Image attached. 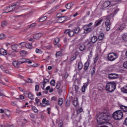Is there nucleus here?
I'll return each instance as SVG.
<instances>
[{"mask_svg":"<svg viewBox=\"0 0 127 127\" xmlns=\"http://www.w3.org/2000/svg\"><path fill=\"white\" fill-rule=\"evenodd\" d=\"M8 21H3L1 22V27H5L8 24Z\"/></svg>","mask_w":127,"mask_h":127,"instance_id":"a211bd4d","label":"nucleus"},{"mask_svg":"<svg viewBox=\"0 0 127 127\" xmlns=\"http://www.w3.org/2000/svg\"><path fill=\"white\" fill-rule=\"evenodd\" d=\"M59 127H63V122L62 120L59 121Z\"/></svg>","mask_w":127,"mask_h":127,"instance_id":"864d4df0","label":"nucleus"},{"mask_svg":"<svg viewBox=\"0 0 127 127\" xmlns=\"http://www.w3.org/2000/svg\"><path fill=\"white\" fill-rule=\"evenodd\" d=\"M26 45V43L25 42H21L19 43V45H20L22 47H24Z\"/></svg>","mask_w":127,"mask_h":127,"instance_id":"8fccbe9b","label":"nucleus"},{"mask_svg":"<svg viewBox=\"0 0 127 127\" xmlns=\"http://www.w3.org/2000/svg\"><path fill=\"white\" fill-rule=\"evenodd\" d=\"M120 108L122 110H123V112H127V106L121 105L120 106Z\"/></svg>","mask_w":127,"mask_h":127,"instance_id":"c756f323","label":"nucleus"},{"mask_svg":"<svg viewBox=\"0 0 127 127\" xmlns=\"http://www.w3.org/2000/svg\"><path fill=\"white\" fill-rule=\"evenodd\" d=\"M89 66H90V62L87 61L84 64V71H87V70H88V69H89Z\"/></svg>","mask_w":127,"mask_h":127,"instance_id":"dca6fc26","label":"nucleus"},{"mask_svg":"<svg viewBox=\"0 0 127 127\" xmlns=\"http://www.w3.org/2000/svg\"><path fill=\"white\" fill-rule=\"evenodd\" d=\"M69 32H70V30H66L64 32V34H68V35H69Z\"/></svg>","mask_w":127,"mask_h":127,"instance_id":"680f3d73","label":"nucleus"},{"mask_svg":"<svg viewBox=\"0 0 127 127\" xmlns=\"http://www.w3.org/2000/svg\"><path fill=\"white\" fill-rule=\"evenodd\" d=\"M47 19V16H45L43 17H41V18H39V21L40 22H43V21H45Z\"/></svg>","mask_w":127,"mask_h":127,"instance_id":"4be33fe9","label":"nucleus"},{"mask_svg":"<svg viewBox=\"0 0 127 127\" xmlns=\"http://www.w3.org/2000/svg\"><path fill=\"white\" fill-rule=\"evenodd\" d=\"M80 31V28L79 27H76L74 28L73 30V32H74V34H77V33H79Z\"/></svg>","mask_w":127,"mask_h":127,"instance_id":"bb28decb","label":"nucleus"},{"mask_svg":"<svg viewBox=\"0 0 127 127\" xmlns=\"http://www.w3.org/2000/svg\"><path fill=\"white\" fill-rule=\"evenodd\" d=\"M32 110L33 111H34V113H38V110H37V108H36L35 106H33L32 108Z\"/></svg>","mask_w":127,"mask_h":127,"instance_id":"79ce46f5","label":"nucleus"},{"mask_svg":"<svg viewBox=\"0 0 127 127\" xmlns=\"http://www.w3.org/2000/svg\"><path fill=\"white\" fill-rule=\"evenodd\" d=\"M59 8V6H56V7H53L49 12L47 13V14H50L52 13V12H54V11H55L56 10H57V9H58Z\"/></svg>","mask_w":127,"mask_h":127,"instance_id":"ddd939ff","label":"nucleus"},{"mask_svg":"<svg viewBox=\"0 0 127 127\" xmlns=\"http://www.w3.org/2000/svg\"><path fill=\"white\" fill-rule=\"evenodd\" d=\"M72 104L74 107H77V106L79 105V102L78 101V98L75 97L74 98L73 101H72Z\"/></svg>","mask_w":127,"mask_h":127,"instance_id":"4468645a","label":"nucleus"},{"mask_svg":"<svg viewBox=\"0 0 127 127\" xmlns=\"http://www.w3.org/2000/svg\"><path fill=\"white\" fill-rule=\"evenodd\" d=\"M74 34H75V33H74V31H70L69 30V33L68 34V36L72 37V36H74Z\"/></svg>","mask_w":127,"mask_h":127,"instance_id":"37998d69","label":"nucleus"},{"mask_svg":"<svg viewBox=\"0 0 127 127\" xmlns=\"http://www.w3.org/2000/svg\"><path fill=\"white\" fill-rule=\"evenodd\" d=\"M46 83H49V79L44 78L43 81V86H41V88L43 90H44L45 88V85H46Z\"/></svg>","mask_w":127,"mask_h":127,"instance_id":"9b49d317","label":"nucleus"},{"mask_svg":"<svg viewBox=\"0 0 127 127\" xmlns=\"http://www.w3.org/2000/svg\"><path fill=\"white\" fill-rule=\"evenodd\" d=\"M17 47H18V45L17 44L12 45L11 46V49H12L15 52H17Z\"/></svg>","mask_w":127,"mask_h":127,"instance_id":"f3484780","label":"nucleus"},{"mask_svg":"<svg viewBox=\"0 0 127 127\" xmlns=\"http://www.w3.org/2000/svg\"><path fill=\"white\" fill-rule=\"evenodd\" d=\"M108 77L110 80H116V79L120 78L119 74L117 73H109L108 75Z\"/></svg>","mask_w":127,"mask_h":127,"instance_id":"0eeeda50","label":"nucleus"},{"mask_svg":"<svg viewBox=\"0 0 127 127\" xmlns=\"http://www.w3.org/2000/svg\"><path fill=\"white\" fill-rule=\"evenodd\" d=\"M77 67L79 70H82V68H83V64H82V62H78Z\"/></svg>","mask_w":127,"mask_h":127,"instance_id":"b1692460","label":"nucleus"},{"mask_svg":"<svg viewBox=\"0 0 127 127\" xmlns=\"http://www.w3.org/2000/svg\"><path fill=\"white\" fill-rule=\"evenodd\" d=\"M122 91L124 92V93H127V85L122 88Z\"/></svg>","mask_w":127,"mask_h":127,"instance_id":"473e14b6","label":"nucleus"},{"mask_svg":"<svg viewBox=\"0 0 127 127\" xmlns=\"http://www.w3.org/2000/svg\"><path fill=\"white\" fill-rule=\"evenodd\" d=\"M6 37H5V35L4 34H0V40H2L3 39H5Z\"/></svg>","mask_w":127,"mask_h":127,"instance_id":"e433bc0d","label":"nucleus"},{"mask_svg":"<svg viewBox=\"0 0 127 127\" xmlns=\"http://www.w3.org/2000/svg\"><path fill=\"white\" fill-rule=\"evenodd\" d=\"M25 47H26V48H27L28 49H32V45L31 44H29V43H26Z\"/></svg>","mask_w":127,"mask_h":127,"instance_id":"c85d7f7f","label":"nucleus"},{"mask_svg":"<svg viewBox=\"0 0 127 127\" xmlns=\"http://www.w3.org/2000/svg\"><path fill=\"white\" fill-rule=\"evenodd\" d=\"M111 118V114L108 112L100 113L97 116L96 121L98 125H102L110 122Z\"/></svg>","mask_w":127,"mask_h":127,"instance_id":"f257e3e1","label":"nucleus"},{"mask_svg":"<svg viewBox=\"0 0 127 127\" xmlns=\"http://www.w3.org/2000/svg\"><path fill=\"white\" fill-rule=\"evenodd\" d=\"M113 14H114V13H111L110 14L108 15V17L106 18V20L105 21V25H106V30L107 31H109V30H110V28H111V18H112V17H113L114 15H113Z\"/></svg>","mask_w":127,"mask_h":127,"instance_id":"39448f33","label":"nucleus"},{"mask_svg":"<svg viewBox=\"0 0 127 127\" xmlns=\"http://www.w3.org/2000/svg\"><path fill=\"white\" fill-rule=\"evenodd\" d=\"M19 5V2H17L15 3H12L11 5H9V6L5 7L4 8V10L6 13H8V12H11V11H13L14 9H15V6H18Z\"/></svg>","mask_w":127,"mask_h":127,"instance_id":"7ed1b4c3","label":"nucleus"},{"mask_svg":"<svg viewBox=\"0 0 127 127\" xmlns=\"http://www.w3.org/2000/svg\"><path fill=\"white\" fill-rule=\"evenodd\" d=\"M84 33L85 34H88V33H90V32H92L93 31V27H89L86 26L83 27Z\"/></svg>","mask_w":127,"mask_h":127,"instance_id":"1a4fd4ad","label":"nucleus"},{"mask_svg":"<svg viewBox=\"0 0 127 127\" xmlns=\"http://www.w3.org/2000/svg\"><path fill=\"white\" fill-rule=\"evenodd\" d=\"M117 87V85L116 84V82L115 81L110 82L107 83L106 85L105 89L108 92H114L116 90V88Z\"/></svg>","mask_w":127,"mask_h":127,"instance_id":"f03ea898","label":"nucleus"},{"mask_svg":"<svg viewBox=\"0 0 127 127\" xmlns=\"http://www.w3.org/2000/svg\"><path fill=\"white\" fill-rule=\"evenodd\" d=\"M36 53L37 54H42V51H41V49H36Z\"/></svg>","mask_w":127,"mask_h":127,"instance_id":"ea45409f","label":"nucleus"},{"mask_svg":"<svg viewBox=\"0 0 127 127\" xmlns=\"http://www.w3.org/2000/svg\"><path fill=\"white\" fill-rule=\"evenodd\" d=\"M122 38L124 41H127V33H126L123 35Z\"/></svg>","mask_w":127,"mask_h":127,"instance_id":"c9c22d12","label":"nucleus"},{"mask_svg":"<svg viewBox=\"0 0 127 127\" xmlns=\"http://www.w3.org/2000/svg\"><path fill=\"white\" fill-rule=\"evenodd\" d=\"M42 37V34L40 33L34 34L33 35V38H34V39H39V38Z\"/></svg>","mask_w":127,"mask_h":127,"instance_id":"2eb2a0df","label":"nucleus"},{"mask_svg":"<svg viewBox=\"0 0 127 127\" xmlns=\"http://www.w3.org/2000/svg\"><path fill=\"white\" fill-rule=\"evenodd\" d=\"M104 88V86L102 85V84H99L98 86V90H100L101 91V90H103Z\"/></svg>","mask_w":127,"mask_h":127,"instance_id":"09e8293b","label":"nucleus"},{"mask_svg":"<svg viewBox=\"0 0 127 127\" xmlns=\"http://www.w3.org/2000/svg\"><path fill=\"white\" fill-rule=\"evenodd\" d=\"M72 6H73V4L71 3H67L65 5V7L67 9H70Z\"/></svg>","mask_w":127,"mask_h":127,"instance_id":"7c9ffc66","label":"nucleus"},{"mask_svg":"<svg viewBox=\"0 0 127 127\" xmlns=\"http://www.w3.org/2000/svg\"><path fill=\"white\" fill-rule=\"evenodd\" d=\"M75 91L77 92L79 90V86L75 85L74 87Z\"/></svg>","mask_w":127,"mask_h":127,"instance_id":"69168bd1","label":"nucleus"},{"mask_svg":"<svg viewBox=\"0 0 127 127\" xmlns=\"http://www.w3.org/2000/svg\"><path fill=\"white\" fill-rule=\"evenodd\" d=\"M124 114H123V112L121 110H118L115 112L113 115V119L116 121L122 120Z\"/></svg>","mask_w":127,"mask_h":127,"instance_id":"20e7f679","label":"nucleus"},{"mask_svg":"<svg viewBox=\"0 0 127 127\" xmlns=\"http://www.w3.org/2000/svg\"><path fill=\"white\" fill-rule=\"evenodd\" d=\"M28 94H29V93L28 91H26V92L24 93V96L25 97H28Z\"/></svg>","mask_w":127,"mask_h":127,"instance_id":"e2e57ef3","label":"nucleus"},{"mask_svg":"<svg viewBox=\"0 0 127 127\" xmlns=\"http://www.w3.org/2000/svg\"><path fill=\"white\" fill-rule=\"evenodd\" d=\"M82 112H83V109L79 108L77 110V114L79 115V114L82 113Z\"/></svg>","mask_w":127,"mask_h":127,"instance_id":"de8ad7c7","label":"nucleus"},{"mask_svg":"<svg viewBox=\"0 0 127 127\" xmlns=\"http://www.w3.org/2000/svg\"><path fill=\"white\" fill-rule=\"evenodd\" d=\"M43 56H46V59H49L50 58V54L48 53H46L43 55Z\"/></svg>","mask_w":127,"mask_h":127,"instance_id":"58836bf2","label":"nucleus"},{"mask_svg":"<svg viewBox=\"0 0 127 127\" xmlns=\"http://www.w3.org/2000/svg\"><path fill=\"white\" fill-rule=\"evenodd\" d=\"M110 5H111V1H106L103 3L102 6L103 8H107V7H109V6H110Z\"/></svg>","mask_w":127,"mask_h":127,"instance_id":"9d476101","label":"nucleus"},{"mask_svg":"<svg viewBox=\"0 0 127 127\" xmlns=\"http://www.w3.org/2000/svg\"><path fill=\"white\" fill-rule=\"evenodd\" d=\"M40 103V100L38 99V98L36 97L35 98V105H37V104H39Z\"/></svg>","mask_w":127,"mask_h":127,"instance_id":"49530a36","label":"nucleus"},{"mask_svg":"<svg viewBox=\"0 0 127 127\" xmlns=\"http://www.w3.org/2000/svg\"><path fill=\"white\" fill-rule=\"evenodd\" d=\"M95 72H96V68L93 67L92 71H91V74L94 75V74H95Z\"/></svg>","mask_w":127,"mask_h":127,"instance_id":"4d7b16f0","label":"nucleus"},{"mask_svg":"<svg viewBox=\"0 0 127 127\" xmlns=\"http://www.w3.org/2000/svg\"><path fill=\"white\" fill-rule=\"evenodd\" d=\"M63 104V99L62 98H59L58 100V105L61 106Z\"/></svg>","mask_w":127,"mask_h":127,"instance_id":"4c0bfd02","label":"nucleus"},{"mask_svg":"<svg viewBox=\"0 0 127 127\" xmlns=\"http://www.w3.org/2000/svg\"><path fill=\"white\" fill-rule=\"evenodd\" d=\"M126 28V24L123 23L120 25L119 29L120 30H124Z\"/></svg>","mask_w":127,"mask_h":127,"instance_id":"412c9836","label":"nucleus"},{"mask_svg":"<svg viewBox=\"0 0 127 127\" xmlns=\"http://www.w3.org/2000/svg\"><path fill=\"white\" fill-rule=\"evenodd\" d=\"M36 24H35V23H33L32 24H31L29 26V28H33V27L34 26H35Z\"/></svg>","mask_w":127,"mask_h":127,"instance_id":"5fc2aeb1","label":"nucleus"},{"mask_svg":"<svg viewBox=\"0 0 127 127\" xmlns=\"http://www.w3.org/2000/svg\"><path fill=\"white\" fill-rule=\"evenodd\" d=\"M26 63H28V64H31V63H32V62H31V61H30L29 59H26Z\"/></svg>","mask_w":127,"mask_h":127,"instance_id":"bf43d9fd","label":"nucleus"},{"mask_svg":"<svg viewBox=\"0 0 127 127\" xmlns=\"http://www.w3.org/2000/svg\"><path fill=\"white\" fill-rule=\"evenodd\" d=\"M35 90L37 92L38 91V90H39V85H36L35 87Z\"/></svg>","mask_w":127,"mask_h":127,"instance_id":"13d9d810","label":"nucleus"},{"mask_svg":"<svg viewBox=\"0 0 127 127\" xmlns=\"http://www.w3.org/2000/svg\"><path fill=\"white\" fill-rule=\"evenodd\" d=\"M50 84L53 86V87H55V80L54 79H52L51 81H50Z\"/></svg>","mask_w":127,"mask_h":127,"instance_id":"a18cd8bd","label":"nucleus"},{"mask_svg":"<svg viewBox=\"0 0 127 127\" xmlns=\"http://www.w3.org/2000/svg\"><path fill=\"white\" fill-rule=\"evenodd\" d=\"M104 33H101L98 36L99 40H103L104 38Z\"/></svg>","mask_w":127,"mask_h":127,"instance_id":"a878e982","label":"nucleus"},{"mask_svg":"<svg viewBox=\"0 0 127 127\" xmlns=\"http://www.w3.org/2000/svg\"><path fill=\"white\" fill-rule=\"evenodd\" d=\"M12 64L14 67H15V68H18V67H20L21 65L20 63H19V61H16L13 62Z\"/></svg>","mask_w":127,"mask_h":127,"instance_id":"f8f14e48","label":"nucleus"},{"mask_svg":"<svg viewBox=\"0 0 127 127\" xmlns=\"http://www.w3.org/2000/svg\"><path fill=\"white\" fill-rule=\"evenodd\" d=\"M91 25H93V23L90 22V23H89L88 24H87L85 26H86L87 27H91Z\"/></svg>","mask_w":127,"mask_h":127,"instance_id":"0e129e2a","label":"nucleus"},{"mask_svg":"<svg viewBox=\"0 0 127 127\" xmlns=\"http://www.w3.org/2000/svg\"><path fill=\"white\" fill-rule=\"evenodd\" d=\"M6 112H9V110H6V109L3 110L2 109H0V113L1 114H3V113H4V114H6Z\"/></svg>","mask_w":127,"mask_h":127,"instance_id":"72a5a7b5","label":"nucleus"},{"mask_svg":"<svg viewBox=\"0 0 127 127\" xmlns=\"http://www.w3.org/2000/svg\"><path fill=\"white\" fill-rule=\"evenodd\" d=\"M120 10V9L119 8H117L115 10L114 12V14H116V13H118V12Z\"/></svg>","mask_w":127,"mask_h":127,"instance_id":"774afa93","label":"nucleus"},{"mask_svg":"<svg viewBox=\"0 0 127 127\" xmlns=\"http://www.w3.org/2000/svg\"><path fill=\"white\" fill-rule=\"evenodd\" d=\"M45 48H46V49H48V50H50L51 48H52V46H51V45L46 46H45Z\"/></svg>","mask_w":127,"mask_h":127,"instance_id":"3c124183","label":"nucleus"},{"mask_svg":"<svg viewBox=\"0 0 127 127\" xmlns=\"http://www.w3.org/2000/svg\"><path fill=\"white\" fill-rule=\"evenodd\" d=\"M70 106V101H66L65 103V107H69Z\"/></svg>","mask_w":127,"mask_h":127,"instance_id":"6e6d98bb","label":"nucleus"},{"mask_svg":"<svg viewBox=\"0 0 127 127\" xmlns=\"http://www.w3.org/2000/svg\"><path fill=\"white\" fill-rule=\"evenodd\" d=\"M27 82V83H32V79L30 78H28Z\"/></svg>","mask_w":127,"mask_h":127,"instance_id":"338daca9","label":"nucleus"},{"mask_svg":"<svg viewBox=\"0 0 127 127\" xmlns=\"http://www.w3.org/2000/svg\"><path fill=\"white\" fill-rule=\"evenodd\" d=\"M97 40H98V38H97V37H96L95 36L92 37L91 38V42H92V43H95L97 42Z\"/></svg>","mask_w":127,"mask_h":127,"instance_id":"5701e85b","label":"nucleus"},{"mask_svg":"<svg viewBox=\"0 0 127 127\" xmlns=\"http://www.w3.org/2000/svg\"><path fill=\"white\" fill-rule=\"evenodd\" d=\"M28 97L30 100H34V95L32 93H29Z\"/></svg>","mask_w":127,"mask_h":127,"instance_id":"393cba45","label":"nucleus"},{"mask_svg":"<svg viewBox=\"0 0 127 127\" xmlns=\"http://www.w3.org/2000/svg\"><path fill=\"white\" fill-rule=\"evenodd\" d=\"M60 87H61V83H60V82H58L56 84V88L58 90L60 88Z\"/></svg>","mask_w":127,"mask_h":127,"instance_id":"a19ab883","label":"nucleus"},{"mask_svg":"<svg viewBox=\"0 0 127 127\" xmlns=\"http://www.w3.org/2000/svg\"><path fill=\"white\" fill-rule=\"evenodd\" d=\"M0 55H6L7 53H6V51L3 49H0Z\"/></svg>","mask_w":127,"mask_h":127,"instance_id":"aec40b11","label":"nucleus"},{"mask_svg":"<svg viewBox=\"0 0 127 127\" xmlns=\"http://www.w3.org/2000/svg\"><path fill=\"white\" fill-rule=\"evenodd\" d=\"M61 13H58L57 16L59 19L58 20V22L59 23H62V22H64L65 20H66V18H67V16H60Z\"/></svg>","mask_w":127,"mask_h":127,"instance_id":"6e6552de","label":"nucleus"},{"mask_svg":"<svg viewBox=\"0 0 127 127\" xmlns=\"http://www.w3.org/2000/svg\"><path fill=\"white\" fill-rule=\"evenodd\" d=\"M85 48L86 46L84 45H81L79 47V49L80 51H84Z\"/></svg>","mask_w":127,"mask_h":127,"instance_id":"cd10ccee","label":"nucleus"},{"mask_svg":"<svg viewBox=\"0 0 127 127\" xmlns=\"http://www.w3.org/2000/svg\"><path fill=\"white\" fill-rule=\"evenodd\" d=\"M102 22H103V19H101L98 20H97L95 23V26H99V25H100Z\"/></svg>","mask_w":127,"mask_h":127,"instance_id":"6ab92c4d","label":"nucleus"},{"mask_svg":"<svg viewBox=\"0 0 127 127\" xmlns=\"http://www.w3.org/2000/svg\"><path fill=\"white\" fill-rule=\"evenodd\" d=\"M19 62L21 64L23 63H26V59H20Z\"/></svg>","mask_w":127,"mask_h":127,"instance_id":"2f4dec72","label":"nucleus"},{"mask_svg":"<svg viewBox=\"0 0 127 127\" xmlns=\"http://www.w3.org/2000/svg\"><path fill=\"white\" fill-rule=\"evenodd\" d=\"M88 87V84H84L83 86H82V88H81V91L82 92H83V93H84V92L86 91V87Z\"/></svg>","mask_w":127,"mask_h":127,"instance_id":"f704fd0d","label":"nucleus"},{"mask_svg":"<svg viewBox=\"0 0 127 127\" xmlns=\"http://www.w3.org/2000/svg\"><path fill=\"white\" fill-rule=\"evenodd\" d=\"M123 66H124V68H126V69H127V61L125 62L124 63Z\"/></svg>","mask_w":127,"mask_h":127,"instance_id":"052dcab7","label":"nucleus"},{"mask_svg":"<svg viewBox=\"0 0 127 127\" xmlns=\"http://www.w3.org/2000/svg\"><path fill=\"white\" fill-rule=\"evenodd\" d=\"M62 55V53L61 52H58L56 54V57H59L60 56H61Z\"/></svg>","mask_w":127,"mask_h":127,"instance_id":"c03bdc74","label":"nucleus"},{"mask_svg":"<svg viewBox=\"0 0 127 127\" xmlns=\"http://www.w3.org/2000/svg\"><path fill=\"white\" fill-rule=\"evenodd\" d=\"M119 57L118 53H110L107 56V59L109 61H115Z\"/></svg>","mask_w":127,"mask_h":127,"instance_id":"423d86ee","label":"nucleus"},{"mask_svg":"<svg viewBox=\"0 0 127 127\" xmlns=\"http://www.w3.org/2000/svg\"><path fill=\"white\" fill-rule=\"evenodd\" d=\"M59 41H60V39L59 38H56L55 39V42L57 44V43H59Z\"/></svg>","mask_w":127,"mask_h":127,"instance_id":"603ef678","label":"nucleus"}]
</instances>
